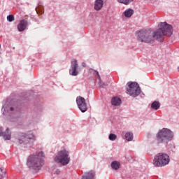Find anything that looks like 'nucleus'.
I'll use <instances>...</instances> for the list:
<instances>
[{
    "instance_id": "nucleus-1",
    "label": "nucleus",
    "mask_w": 179,
    "mask_h": 179,
    "mask_svg": "<svg viewBox=\"0 0 179 179\" xmlns=\"http://www.w3.org/2000/svg\"><path fill=\"white\" fill-rule=\"evenodd\" d=\"M173 34V27L167 22H160L158 24V30L155 32L150 29H141L136 32V36L139 43H155V39L162 42L164 36L170 37Z\"/></svg>"
},
{
    "instance_id": "nucleus-2",
    "label": "nucleus",
    "mask_w": 179,
    "mask_h": 179,
    "mask_svg": "<svg viewBox=\"0 0 179 179\" xmlns=\"http://www.w3.org/2000/svg\"><path fill=\"white\" fill-rule=\"evenodd\" d=\"M44 152H40L38 154L31 155L27 159V164L29 169L33 170H40L44 164Z\"/></svg>"
},
{
    "instance_id": "nucleus-3",
    "label": "nucleus",
    "mask_w": 179,
    "mask_h": 179,
    "mask_svg": "<svg viewBox=\"0 0 179 179\" xmlns=\"http://www.w3.org/2000/svg\"><path fill=\"white\" fill-rule=\"evenodd\" d=\"M174 135L173 131L167 128H163L159 130L157 135V141L158 143H167V142L173 139Z\"/></svg>"
},
{
    "instance_id": "nucleus-4",
    "label": "nucleus",
    "mask_w": 179,
    "mask_h": 179,
    "mask_svg": "<svg viewBox=\"0 0 179 179\" xmlns=\"http://www.w3.org/2000/svg\"><path fill=\"white\" fill-rule=\"evenodd\" d=\"M170 162L169 155L165 153H158L154 158L153 164L157 167L167 166Z\"/></svg>"
},
{
    "instance_id": "nucleus-5",
    "label": "nucleus",
    "mask_w": 179,
    "mask_h": 179,
    "mask_svg": "<svg viewBox=\"0 0 179 179\" xmlns=\"http://www.w3.org/2000/svg\"><path fill=\"white\" fill-rule=\"evenodd\" d=\"M55 162L59 163L62 166H66L71 162L69 152L65 150H61L57 153V156L55 157Z\"/></svg>"
},
{
    "instance_id": "nucleus-6",
    "label": "nucleus",
    "mask_w": 179,
    "mask_h": 179,
    "mask_svg": "<svg viewBox=\"0 0 179 179\" xmlns=\"http://www.w3.org/2000/svg\"><path fill=\"white\" fill-rule=\"evenodd\" d=\"M127 93L132 97H136L141 94V87L136 83H128L127 87Z\"/></svg>"
},
{
    "instance_id": "nucleus-7",
    "label": "nucleus",
    "mask_w": 179,
    "mask_h": 179,
    "mask_svg": "<svg viewBox=\"0 0 179 179\" xmlns=\"http://www.w3.org/2000/svg\"><path fill=\"white\" fill-rule=\"evenodd\" d=\"M71 64L69 74L71 75V76H78V75H79V64H78V60L73 59H71Z\"/></svg>"
},
{
    "instance_id": "nucleus-8",
    "label": "nucleus",
    "mask_w": 179,
    "mask_h": 179,
    "mask_svg": "<svg viewBox=\"0 0 179 179\" xmlns=\"http://www.w3.org/2000/svg\"><path fill=\"white\" fill-rule=\"evenodd\" d=\"M77 106L82 113H86L87 111V104H86V100L82 96H78L76 98Z\"/></svg>"
},
{
    "instance_id": "nucleus-9",
    "label": "nucleus",
    "mask_w": 179,
    "mask_h": 179,
    "mask_svg": "<svg viewBox=\"0 0 179 179\" xmlns=\"http://www.w3.org/2000/svg\"><path fill=\"white\" fill-rule=\"evenodd\" d=\"M31 139L32 141L36 140L33 134H22L19 138V143H24V145H27V143H30V141H31Z\"/></svg>"
},
{
    "instance_id": "nucleus-10",
    "label": "nucleus",
    "mask_w": 179,
    "mask_h": 179,
    "mask_svg": "<svg viewBox=\"0 0 179 179\" xmlns=\"http://www.w3.org/2000/svg\"><path fill=\"white\" fill-rule=\"evenodd\" d=\"M2 127H0V136H3L4 141H10V131L9 129H6V131L3 132Z\"/></svg>"
},
{
    "instance_id": "nucleus-11",
    "label": "nucleus",
    "mask_w": 179,
    "mask_h": 179,
    "mask_svg": "<svg viewBox=\"0 0 179 179\" xmlns=\"http://www.w3.org/2000/svg\"><path fill=\"white\" fill-rule=\"evenodd\" d=\"M104 5L103 0H95L94 8L95 10H101Z\"/></svg>"
},
{
    "instance_id": "nucleus-12",
    "label": "nucleus",
    "mask_w": 179,
    "mask_h": 179,
    "mask_svg": "<svg viewBox=\"0 0 179 179\" xmlns=\"http://www.w3.org/2000/svg\"><path fill=\"white\" fill-rule=\"evenodd\" d=\"M27 27V22L24 20H21L19 24L17 25V29L19 31H24Z\"/></svg>"
},
{
    "instance_id": "nucleus-13",
    "label": "nucleus",
    "mask_w": 179,
    "mask_h": 179,
    "mask_svg": "<svg viewBox=\"0 0 179 179\" xmlns=\"http://www.w3.org/2000/svg\"><path fill=\"white\" fill-rule=\"evenodd\" d=\"M94 171H90L88 173H86L84 176H83L82 179H94Z\"/></svg>"
},
{
    "instance_id": "nucleus-14",
    "label": "nucleus",
    "mask_w": 179,
    "mask_h": 179,
    "mask_svg": "<svg viewBox=\"0 0 179 179\" xmlns=\"http://www.w3.org/2000/svg\"><path fill=\"white\" fill-rule=\"evenodd\" d=\"M113 106H120L121 104V99L118 97H113L111 101Z\"/></svg>"
},
{
    "instance_id": "nucleus-15",
    "label": "nucleus",
    "mask_w": 179,
    "mask_h": 179,
    "mask_svg": "<svg viewBox=\"0 0 179 179\" xmlns=\"http://www.w3.org/2000/svg\"><path fill=\"white\" fill-rule=\"evenodd\" d=\"M124 15L125 17H131L134 15V10L128 8L124 12Z\"/></svg>"
},
{
    "instance_id": "nucleus-16",
    "label": "nucleus",
    "mask_w": 179,
    "mask_h": 179,
    "mask_svg": "<svg viewBox=\"0 0 179 179\" xmlns=\"http://www.w3.org/2000/svg\"><path fill=\"white\" fill-rule=\"evenodd\" d=\"M124 138L128 142H131L134 139V134L132 132H127L125 134Z\"/></svg>"
},
{
    "instance_id": "nucleus-17",
    "label": "nucleus",
    "mask_w": 179,
    "mask_h": 179,
    "mask_svg": "<svg viewBox=\"0 0 179 179\" xmlns=\"http://www.w3.org/2000/svg\"><path fill=\"white\" fill-rule=\"evenodd\" d=\"M111 167L113 170H118V169H120V162L114 161L111 164Z\"/></svg>"
},
{
    "instance_id": "nucleus-18",
    "label": "nucleus",
    "mask_w": 179,
    "mask_h": 179,
    "mask_svg": "<svg viewBox=\"0 0 179 179\" xmlns=\"http://www.w3.org/2000/svg\"><path fill=\"white\" fill-rule=\"evenodd\" d=\"M151 107L153 108V110H159V108H160V103L159 101H155L151 104Z\"/></svg>"
},
{
    "instance_id": "nucleus-19",
    "label": "nucleus",
    "mask_w": 179,
    "mask_h": 179,
    "mask_svg": "<svg viewBox=\"0 0 179 179\" xmlns=\"http://www.w3.org/2000/svg\"><path fill=\"white\" fill-rule=\"evenodd\" d=\"M89 72H90V73H92V75H96V76H97L99 80H101L100 74L99 73V71H96V70H94V69H89Z\"/></svg>"
},
{
    "instance_id": "nucleus-20",
    "label": "nucleus",
    "mask_w": 179,
    "mask_h": 179,
    "mask_svg": "<svg viewBox=\"0 0 179 179\" xmlns=\"http://www.w3.org/2000/svg\"><path fill=\"white\" fill-rule=\"evenodd\" d=\"M119 3H124V5H129L131 2H134V0H117Z\"/></svg>"
},
{
    "instance_id": "nucleus-21",
    "label": "nucleus",
    "mask_w": 179,
    "mask_h": 179,
    "mask_svg": "<svg viewBox=\"0 0 179 179\" xmlns=\"http://www.w3.org/2000/svg\"><path fill=\"white\" fill-rule=\"evenodd\" d=\"M4 110L7 111V113H12L13 111L14 108L12 106H4Z\"/></svg>"
},
{
    "instance_id": "nucleus-22",
    "label": "nucleus",
    "mask_w": 179,
    "mask_h": 179,
    "mask_svg": "<svg viewBox=\"0 0 179 179\" xmlns=\"http://www.w3.org/2000/svg\"><path fill=\"white\" fill-rule=\"evenodd\" d=\"M5 174H6V172L0 168V179H3L5 177Z\"/></svg>"
},
{
    "instance_id": "nucleus-23",
    "label": "nucleus",
    "mask_w": 179,
    "mask_h": 179,
    "mask_svg": "<svg viewBox=\"0 0 179 179\" xmlns=\"http://www.w3.org/2000/svg\"><path fill=\"white\" fill-rule=\"evenodd\" d=\"M110 141H115L117 139V135L114 134H110L108 136Z\"/></svg>"
},
{
    "instance_id": "nucleus-24",
    "label": "nucleus",
    "mask_w": 179,
    "mask_h": 179,
    "mask_svg": "<svg viewBox=\"0 0 179 179\" xmlns=\"http://www.w3.org/2000/svg\"><path fill=\"white\" fill-rule=\"evenodd\" d=\"M7 20H8V22H13V20H15V16H13V15L7 16Z\"/></svg>"
},
{
    "instance_id": "nucleus-25",
    "label": "nucleus",
    "mask_w": 179,
    "mask_h": 179,
    "mask_svg": "<svg viewBox=\"0 0 179 179\" xmlns=\"http://www.w3.org/2000/svg\"><path fill=\"white\" fill-rule=\"evenodd\" d=\"M55 174H61V171H59V169H57V170L55 171Z\"/></svg>"
},
{
    "instance_id": "nucleus-26",
    "label": "nucleus",
    "mask_w": 179,
    "mask_h": 179,
    "mask_svg": "<svg viewBox=\"0 0 179 179\" xmlns=\"http://www.w3.org/2000/svg\"><path fill=\"white\" fill-rule=\"evenodd\" d=\"M100 86H101L103 87V86H104V84L103 83H100Z\"/></svg>"
},
{
    "instance_id": "nucleus-27",
    "label": "nucleus",
    "mask_w": 179,
    "mask_h": 179,
    "mask_svg": "<svg viewBox=\"0 0 179 179\" xmlns=\"http://www.w3.org/2000/svg\"><path fill=\"white\" fill-rule=\"evenodd\" d=\"M0 48H1V45H0Z\"/></svg>"
}]
</instances>
